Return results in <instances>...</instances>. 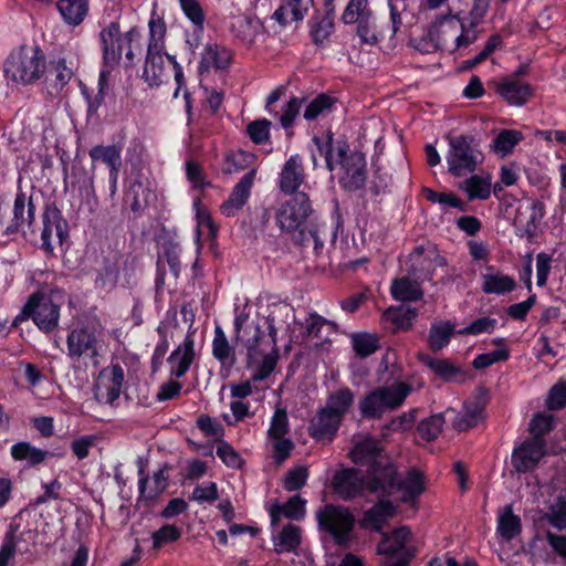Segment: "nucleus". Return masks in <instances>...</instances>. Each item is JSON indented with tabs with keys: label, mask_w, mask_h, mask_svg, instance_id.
<instances>
[{
	"label": "nucleus",
	"mask_w": 566,
	"mask_h": 566,
	"mask_svg": "<svg viewBox=\"0 0 566 566\" xmlns=\"http://www.w3.org/2000/svg\"><path fill=\"white\" fill-rule=\"evenodd\" d=\"M448 171L454 177L472 174L483 161V154L472 136L448 137Z\"/></svg>",
	"instance_id": "7"
},
{
	"label": "nucleus",
	"mask_w": 566,
	"mask_h": 566,
	"mask_svg": "<svg viewBox=\"0 0 566 566\" xmlns=\"http://www.w3.org/2000/svg\"><path fill=\"white\" fill-rule=\"evenodd\" d=\"M424 476L417 469H410L403 480H398L396 491H401L400 501L409 503L416 501L424 492Z\"/></svg>",
	"instance_id": "32"
},
{
	"label": "nucleus",
	"mask_w": 566,
	"mask_h": 566,
	"mask_svg": "<svg viewBox=\"0 0 566 566\" xmlns=\"http://www.w3.org/2000/svg\"><path fill=\"white\" fill-rule=\"evenodd\" d=\"M382 448L371 439H365L355 443L349 452L350 460L360 465H374L379 461Z\"/></svg>",
	"instance_id": "34"
},
{
	"label": "nucleus",
	"mask_w": 566,
	"mask_h": 566,
	"mask_svg": "<svg viewBox=\"0 0 566 566\" xmlns=\"http://www.w3.org/2000/svg\"><path fill=\"white\" fill-rule=\"evenodd\" d=\"M412 274H421L430 277L437 266L446 264L444 259L439 254L433 244L421 245L410 254Z\"/></svg>",
	"instance_id": "23"
},
{
	"label": "nucleus",
	"mask_w": 566,
	"mask_h": 566,
	"mask_svg": "<svg viewBox=\"0 0 566 566\" xmlns=\"http://www.w3.org/2000/svg\"><path fill=\"white\" fill-rule=\"evenodd\" d=\"M125 375L119 364H112L103 368L95 381V396L103 403H113L119 398Z\"/></svg>",
	"instance_id": "13"
},
{
	"label": "nucleus",
	"mask_w": 566,
	"mask_h": 566,
	"mask_svg": "<svg viewBox=\"0 0 566 566\" xmlns=\"http://www.w3.org/2000/svg\"><path fill=\"white\" fill-rule=\"evenodd\" d=\"M101 437L98 434H85L73 439L70 449L74 457L82 461L90 454V450L98 444Z\"/></svg>",
	"instance_id": "56"
},
{
	"label": "nucleus",
	"mask_w": 566,
	"mask_h": 566,
	"mask_svg": "<svg viewBox=\"0 0 566 566\" xmlns=\"http://www.w3.org/2000/svg\"><path fill=\"white\" fill-rule=\"evenodd\" d=\"M142 77L148 86H159L166 78L163 53H147Z\"/></svg>",
	"instance_id": "40"
},
{
	"label": "nucleus",
	"mask_w": 566,
	"mask_h": 566,
	"mask_svg": "<svg viewBox=\"0 0 566 566\" xmlns=\"http://www.w3.org/2000/svg\"><path fill=\"white\" fill-rule=\"evenodd\" d=\"M92 161H102L109 169V179L115 187L118 179V172L122 166V149L117 145H96L88 151Z\"/></svg>",
	"instance_id": "26"
},
{
	"label": "nucleus",
	"mask_w": 566,
	"mask_h": 566,
	"mask_svg": "<svg viewBox=\"0 0 566 566\" xmlns=\"http://www.w3.org/2000/svg\"><path fill=\"white\" fill-rule=\"evenodd\" d=\"M67 233L60 211L55 208L45 210L43 214L42 244L51 252L56 245H62Z\"/></svg>",
	"instance_id": "19"
},
{
	"label": "nucleus",
	"mask_w": 566,
	"mask_h": 566,
	"mask_svg": "<svg viewBox=\"0 0 566 566\" xmlns=\"http://www.w3.org/2000/svg\"><path fill=\"white\" fill-rule=\"evenodd\" d=\"M352 344L358 356L367 357L378 349L379 339L375 334L358 333L352 335Z\"/></svg>",
	"instance_id": "53"
},
{
	"label": "nucleus",
	"mask_w": 566,
	"mask_h": 566,
	"mask_svg": "<svg viewBox=\"0 0 566 566\" xmlns=\"http://www.w3.org/2000/svg\"><path fill=\"white\" fill-rule=\"evenodd\" d=\"M123 53L125 52L126 66L135 65L136 59L143 50L142 34L138 29L132 28L123 34Z\"/></svg>",
	"instance_id": "50"
},
{
	"label": "nucleus",
	"mask_w": 566,
	"mask_h": 566,
	"mask_svg": "<svg viewBox=\"0 0 566 566\" xmlns=\"http://www.w3.org/2000/svg\"><path fill=\"white\" fill-rule=\"evenodd\" d=\"M290 427H269V434L276 440L273 443V459L276 464H282L291 454L294 444L290 439L280 438L287 433Z\"/></svg>",
	"instance_id": "46"
},
{
	"label": "nucleus",
	"mask_w": 566,
	"mask_h": 566,
	"mask_svg": "<svg viewBox=\"0 0 566 566\" xmlns=\"http://www.w3.org/2000/svg\"><path fill=\"white\" fill-rule=\"evenodd\" d=\"M313 212L308 196L301 192L277 208L275 222L282 232H302Z\"/></svg>",
	"instance_id": "9"
},
{
	"label": "nucleus",
	"mask_w": 566,
	"mask_h": 566,
	"mask_svg": "<svg viewBox=\"0 0 566 566\" xmlns=\"http://www.w3.org/2000/svg\"><path fill=\"white\" fill-rule=\"evenodd\" d=\"M66 356L80 367L97 368L104 356V342L93 327H75L66 336Z\"/></svg>",
	"instance_id": "5"
},
{
	"label": "nucleus",
	"mask_w": 566,
	"mask_h": 566,
	"mask_svg": "<svg viewBox=\"0 0 566 566\" xmlns=\"http://www.w3.org/2000/svg\"><path fill=\"white\" fill-rule=\"evenodd\" d=\"M331 489L338 499L348 502L361 496L367 484L357 468H342L334 473Z\"/></svg>",
	"instance_id": "11"
},
{
	"label": "nucleus",
	"mask_w": 566,
	"mask_h": 566,
	"mask_svg": "<svg viewBox=\"0 0 566 566\" xmlns=\"http://www.w3.org/2000/svg\"><path fill=\"white\" fill-rule=\"evenodd\" d=\"M556 427H528L530 438L513 450L511 463L517 473L535 469L541 459L566 450V432Z\"/></svg>",
	"instance_id": "1"
},
{
	"label": "nucleus",
	"mask_w": 566,
	"mask_h": 566,
	"mask_svg": "<svg viewBox=\"0 0 566 566\" xmlns=\"http://www.w3.org/2000/svg\"><path fill=\"white\" fill-rule=\"evenodd\" d=\"M524 136L516 129L501 130L490 144V150L500 158L511 155L514 148L523 140Z\"/></svg>",
	"instance_id": "36"
},
{
	"label": "nucleus",
	"mask_w": 566,
	"mask_h": 566,
	"mask_svg": "<svg viewBox=\"0 0 566 566\" xmlns=\"http://www.w3.org/2000/svg\"><path fill=\"white\" fill-rule=\"evenodd\" d=\"M430 39L442 50L455 51L467 48L476 40V32L454 14L438 18L430 27Z\"/></svg>",
	"instance_id": "6"
},
{
	"label": "nucleus",
	"mask_w": 566,
	"mask_h": 566,
	"mask_svg": "<svg viewBox=\"0 0 566 566\" xmlns=\"http://www.w3.org/2000/svg\"><path fill=\"white\" fill-rule=\"evenodd\" d=\"M45 72L46 59L38 46L24 45L12 51L3 64L7 83L17 87L35 84Z\"/></svg>",
	"instance_id": "4"
},
{
	"label": "nucleus",
	"mask_w": 566,
	"mask_h": 566,
	"mask_svg": "<svg viewBox=\"0 0 566 566\" xmlns=\"http://www.w3.org/2000/svg\"><path fill=\"white\" fill-rule=\"evenodd\" d=\"M373 11L369 8L368 0H349L343 14L342 21L345 24H355L371 20Z\"/></svg>",
	"instance_id": "48"
},
{
	"label": "nucleus",
	"mask_w": 566,
	"mask_h": 566,
	"mask_svg": "<svg viewBox=\"0 0 566 566\" xmlns=\"http://www.w3.org/2000/svg\"><path fill=\"white\" fill-rule=\"evenodd\" d=\"M170 470V467L167 464L160 468L158 471H156L153 475L154 480V488L150 490H145V495H139V497H144L145 500L153 501L155 500L159 494L166 491L168 488V480L169 474L168 471Z\"/></svg>",
	"instance_id": "59"
},
{
	"label": "nucleus",
	"mask_w": 566,
	"mask_h": 566,
	"mask_svg": "<svg viewBox=\"0 0 566 566\" xmlns=\"http://www.w3.org/2000/svg\"><path fill=\"white\" fill-rule=\"evenodd\" d=\"M276 553H290L301 545V528L294 524H286L274 538Z\"/></svg>",
	"instance_id": "44"
},
{
	"label": "nucleus",
	"mask_w": 566,
	"mask_h": 566,
	"mask_svg": "<svg viewBox=\"0 0 566 566\" xmlns=\"http://www.w3.org/2000/svg\"><path fill=\"white\" fill-rule=\"evenodd\" d=\"M418 313L410 307H390L382 313V319L390 324L392 332L409 329Z\"/></svg>",
	"instance_id": "38"
},
{
	"label": "nucleus",
	"mask_w": 566,
	"mask_h": 566,
	"mask_svg": "<svg viewBox=\"0 0 566 566\" xmlns=\"http://www.w3.org/2000/svg\"><path fill=\"white\" fill-rule=\"evenodd\" d=\"M411 536V531L408 526L401 525L394 528L390 533H382L381 539L377 545V553L386 557L402 558L406 555H412V559L416 556V551L407 546V543Z\"/></svg>",
	"instance_id": "16"
},
{
	"label": "nucleus",
	"mask_w": 566,
	"mask_h": 566,
	"mask_svg": "<svg viewBox=\"0 0 566 566\" xmlns=\"http://www.w3.org/2000/svg\"><path fill=\"white\" fill-rule=\"evenodd\" d=\"M305 179L302 158L292 155L283 165L280 174L279 187L282 192L291 195L298 190Z\"/></svg>",
	"instance_id": "24"
},
{
	"label": "nucleus",
	"mask_w": 566,
	"mask_h": 566,
	"mask_svg": "<svg viewBox=\"0 0 566 566\" xmlns=\"http://www.w3.org/2000/svg\"><path fill=\"white\" fill-rule=\"evenodd\" d=\"M148 45L147 53H163L165 49V38L167 32L166 22L156 9L151 11L148 21Z\"/></svg>",
	"instance_id": "35"
},
{
	"label": "nucleus",
	"mask_w": 566,
	"mask_h": 566,
	"mask_svg": "<svg viewBox=\"0 0 566 566\" xmlns=\"http://www.w3.org/2000/svg\"><path fill=\"white\" fill-rule=\"evenodd\" d=\"M307 10V0H282L281 6L273 13V19L281 25H287L302 21Z\"/></svg>",
	"instance_id": "31"
},
{
	"label": "nucleus",
	"mask_w": 566,
	"mask_h": 566,
	"mask_svg": "<svg viewBox=\"0 0 566 566\" xmlns=\"http://www.w3.org/2000/svg\"><path fill=\"white\" fill-rule=\"evenodd\" d=\"M33 220V206L24 193H18L13 203V218L4 226L6 232H14L30 228Z\"/></svg>",
	"instance_id": "29"
},
{
	"label": "nucleus",
	"mask_w": 566,
	"mask_h": 566,
	"mask_svg": "<svg viewBox=\"0 0 566 566\" xmlns=\"http://www.w3.org/2000/svg\"><path fill=\"white\" fill-rule=\"evenodd\" d=\"M482 290L486 294H504L513 291L516 286L515 280L504 273L490 271L482 275Z\"/></svg>",
	"instance_id": "39"
},
{
	"label": "nucleus",
	"mask_w": 566,
	"mask_h": 566,
	"mask_svg": "<svg viewBox=\"0 0 566 566\" xmlns=\"http://www.w3.org/2000/svg\"><path fill=\"white\" fill-rule=\"evenodd\" d=\"M196 359L193 333L188 332L184 340L171 352L167 359L172 378L184 377Z\"/></svg>",
	"instance_id": "17"
},
{
	"label": "nucleus",
	"mask_w": 566,
	"mask_h": 566,
	"mask_svg": "<svg viewBox=\"0 0 566 566\" xmlns=\"http://www.w3.org/2000/svg\"><path fill=\"white\" fill-rule=\"evenodd\" d=\"M219 499L218 485L216 482L208 481L202 484L197 485L190 500L197 501L199 503H213Z\"/></svg>",
	"instance_id": "61"
},
{
	"label": "nucleus",
	"mask_w": 566,
	"mask_h": 566,
	"mask_svg": "<svg viewBox=\"0 0 566 566\" xmlns=\"http://www.w3.org/2000/svg\"><path fill=\"white\" fill-rule=\"evenodd\" d=\"M306 503L298 494L291 496L284 504L275 502L269 510L271 524L276 525L282 515L293 521H302L306 514Z\"/></svg>",
	"instance_id": "28"
},
{
	"label": "nucleus",
	"mask_w": 566,
	"mask_h": 566,
	"mask_svg": "<svg viewBox=\"0 0 566 566\" xmlns=\"http://www.w3.org/2000/svg\"><path fill=\"white\" fill-rule=\"evenodd\" d=\"M427 365L439 376L448 381H454L464 376L461 367L446 359H427Z\"/></svg>",
	"instance_id": "54"
},
{
	"label": "nucleus",
	"mask_w": 566,
	"mask_h": 566,
	"mask_svg": "<svg viewBox=\"0 0 566 566\" xmlns=\"http://www.w3.org/2000/svg\"><path fill=\"white\" fill-rule=\"evenodd\" d=\"M335 99L328 95L321 94L312 99L304 109V118L306 120H314L319 116H325L331 113Z\"/></svg>",
	"instance_id": "52"
},
{
	"label": "nucleus",
	"mask_w": 566,
	"mask_h": 566,
	"mask_svg": "<svg viewBox=\"0 0 566 566\" xmlns=\"http://www.w3.org/2000/svg\"><path fill=\"white\" fill-rule=\"evenodd\" d=\"M181 530L174 524H164L151 534L153 548L159 549L163 546L175 543L181 537Z\"/></svg>",
	"instance_id": "55"
},
{
	"label": "nucleus",
	"mask_w": 566,
	"mask_h": 566,
	"mask_svg": "<svg viewBox=\"0 0 566 566\" xmlns=\"http://www.w3.org/2000/svg\"><path fill=\"white\" fill-rule=\"evenodd\" d=\"M212 355L222 365H231L234 361V349L231 347L224 332L220 326H216L214 328Z\"/></svg>",
	"instance_id": "49"
},
{
	"label": "nucleus",
	"mask_w": 566,
	"mask_h": 566,
	"mask_svg": "<svg viewBox=\"0 0 566 566\" xmlns=\"http://www.w3.org/2000/svg\"><path fill=\"white\" fill-rule=\"evenodd\" d=\"M380 394L385 403H388V409L394 410L400 407L411 391V387L402 381L394 382L390 386H385L376 389Z\"/></svg>",
	"instance_id": "45"
},
{
	"label": "nucleus",
	"mask_w": 566,
	"mask_h": 566,
	"mask_svg": "<svg viewBox=\"0 0 566 566\" xmlns=\"http://www.w3.org/2000/svg\"><path fill=\"white\" fill-rule=\"evenodd\" d=\"M546 406L549 410H558L566 406V379L558 380L549 389Z\"/></svg>",
	"instance_id": "63"
},
{
	"label": "nucleus",
	"mask_w": 566,
	"mask_h": 566,
	"mask_svg": "<svg viewBox=\"0 0 566 566\" xmlns=\"http://www.w3.org/2000/svg\"><path fill=\"white\" fill-rule=\"evenodd\" d=\"M522 532V521L513 513L512 505H506L497 515L496 533L506 542L512 541Z\"/></svg>",
	"instance_id": "37"
},
{
	"label": "nucleus",
	"mask_w": 566,
	"mask_h": 566,
	"mask_svg": "<svg viewBox=\"0 0 566 566\" xmlns=\"http://www.w3.org/2000/svg\"><path fill=\"white\" fill-rule=\"evenodd\" d=\"M334 32V21L331 14H318L311 20L310 33L317 45L327 42Z\"/></svg>",
	"instance_id": "47"
},
{
	"label": "nucleus",
	"mask_w": 566,
	"mask_h": 566,
	"mask_svg": "<svg viewBox=\"0 0 566 566\" xmlns=\"http://www.w3.org/2000/svg\"><path fill=\"white\" fill-rule=\"evenodd\" d=\"M424 196L427 200L438 203L441 207H450L464 211L465 206L463 201L452 192H438L427 188L424 189Z\"/></svg>",
	"instance_id": "58"
},
{
	"label": "nucleus",
	"mask_w": 566,
	"mask_h": 566,
	"mask_svg": "<svg viewBox=\"0 0 566 566\" xmlns=\"http://www.w3.org/2000/svg\"><path fill=\"white\" fill-rule=\"evenodd\" d=\"M548 523L558 531L566 530V500H560L551 512L546 514Z\"/></svg>",
	"instance_id": "64"
},
{
	"label": "nucleus",
	"mask_w": 566,
	"mask_h": 566,
	"mask_svg": "<svg viewBox=\"0 0 566 566\" xmlns=\"http://www.w3.org/2000/svg\"><path fill=\"white\" fill-rule=\"evenodd\" d=\"M359 410L363 418L375 420L382 413L389 411L388 403H385L380 394L375 390L370 391L359 400Z\"/></svg>",
	"instance_id": "43"
},
{
	"label": "nucleus",
	"mask_w": 566,
	"mask_h": 566,
	"mask_svg": "<svg viewBox=\"0 0 566 566\" xmlns=\"http://www.w3.org/2000/svg\"><path fill=\"white\" fill-rule=\"evenodd\" d=\"M354 392L349 388H339L331 392L326 403L319 409L317 416L324 424H337L353 407Z\"/></svg>",
	"instance_id": "14"
},
{
	"label": "nucleus",
	"mask_w": 566,
	"mask_h": 566,
	"mask_svg": "<svg viewBox=\"0 0 566 566\" xmlns=\"http://www.w3.org/2000/svg\"><path fill=\"white\" fill-rule=\"evenodd\" d=\"M99 42L103 53V67L99 73V85H107L112 71L117 66L123 56V34L117 21H113L99 32Z\"/></svg>",
	"instance_id": "10"
},
{
	"label": "nucleus",
	"mask_w": 566,
	"mask_h": 566,
	"mask_svg": "<svg viewBox=\"0 0 566 566\" xmlns=\"http://www.w3.org/2000/svg\"><path fill=\"white\" fill-rule=\"evenodd\" d=\"M56 7L64 22L73 27L83 22L88 10L85 0H59Z\"/></svg>",
	"instance_id": "41"
},
{
	"label": "nucleus",
	"mask_w": 566,
	"mask_h": 566,
	"mask_svg": "<svg viewBox=\"0 0 566 566\" xmlns=\"http://www.w3.org/2000/svg\"><path fill=\"white\" fill-rule=\"evenodd\" d=\"M390 293L395 300L400 302L418 301L423 295L419 282L408 277L395 280L391 283Z\"/></svg>",
	"instance_id": "42"
},
{
	"label": "nucleus",
	"mask_w": 566,
	"mask_h": 566,
	"mask_svg": "<svg viewBox=\"0 0 566 566\" xmlns=\"http://www.w3.org/2000/svg\"><path fill=\"white\" fill-rule=\"evenodd\" d=\"M369 481L367 490L371 493H380L382 496H390L396 491L399 474L397 467L389 461L379 460L369 468Z\"/></svg>",
	"instance_id": "15"
},
{
	"label": "nucleus",
	"mask_w": 566,
	"mask_h": 566,
	"mask_svg": "<svg viewBox=\"0 0 566 566\" xmlns=\"http://www.w3.org/2000/svg\"><path fill=\"white\" fill-rule=\"evenodd\" d=\"M459 189L467 193L469 200H486L492 192L490 175H473L459 184Z\"/></svg>",
	"instance_id": "33"
},
{
	"label": "nucleus",
	"mask_w": 566,
	"mask_h": 566,
	"mask_svg": "<svg viewBox=\"0 0 566 566\" xmlns=\"http://www.w3.org/2000/svg\"><path fill=\"white\" fill-rule=\"evenodd\" d=\"M454 333V326L450 322H436L429 333V346L432 350H440L448 345Z\"/></svg>",
	"instance_id": "51"
},
{
	"label": "nucleus",
	"mask_w": 566,
	"mask_h": 566,
	"mask_svg": "<svg viewBox=\"0 0 566 566\" xmlns=\"http://www.w3.org/2000/svg\"><path fill=\"white\" fill-rule=\"evenodd\" d=\"M308 475V470L305 467L300 465L290 469L283 478V489L287 492L301 490L306 484Z\"/></svg>",
	"instance_id": "57"
},
{
	"label": "nucleus",
	"mask_w": 566,
	"mask_h": 566,
	"mask_svg": "<svg viewBox=\"0 0 566 566\" xmlns=\"http://www.w3.org/2000/svg\"><path fill=\"white\" fill-rule=\"evenodd\" d=\"M231 32L244 45L252 46L263 35L264 27L256 18L241 15L234 18Z\"/></svg>",
	"instance_id": "27"
},
{
	"label": "nucleus",
	"mask_w": 566,
	"mask_h": 566,
	"mask_svg": "<svg viewBox=\"0 0 566 566\" xmlns=\"http://www.w3.org/2000/svg\"><path fill=\"white\" fill-rule=\"evenodd\" d=\"M543 218V211L534 202H523L516 208L514 217V227L520 237L533 238L537 231Z\"/></svg>",
	"instance_id": "22"
},
{
	"label": "nucleus",
	"mask_w": 566,
	"mask_h": 566,
	"mask_svg": "<svg viewBox=\"0 0 566 566\" xmlns=\"http://www.w3.org/2000/svg\"><path fill=\"white\" fill-rule=\"evenodd\" d=\"M292 310L287 305L275 306L268 315L269 333L272 337V344L261 342L262 332L260 326H252L254 340L245 344L248 349V368L252 371L251 380L260 381L268 378L274 370L279 353L275 348V337L277 333L276 316L289 317Z\"/></svg>",
	"instance_id": "2"
},
{
	"label": "nucleus",
	"mask_w": 566,
	"mask_h": 566,
	"mask_svg": "<svg viewBox=\"0 0 566 566\" xmlns=\"http://www.w3.org/2000/svg\"><path fill=\"white\" fill-rule=\"evenodd\" d=\"M254 169L245 174L233 187L229 198L220 206L223 216L234 217L248 202L255 179Z\"/></svg>",
	"instance_id": "20"
},
{
	"label": "nucleus",
	"mask_w": 566,
	"mask_h": 566,
	"mask_svg": "<svg viewBox=\"0 0 566 566\" xmlns=\"http://www.w3.org/2000/svg\"><path fill=\"white\" fill-rule=\"evenodd\" d=\"M313 143L316 145L318 151L325 155L328 169H339V182L345 189L354 191L365 185L366 158L361 153L348 151L345 144L334 146L332 138L328 139L326 149L318 137H314Z\"/></svg>",
	"instance_id": "3"
},
{
	"label": "nucleus",
	"mask_w": 566,
	"mask_h": 566,
	"mask_svg": "<svg viewBox=\"0 0 566 566\" xmlns=\"http://www.w3.org/2000/svg\"><path fill=\"white\" fill-rule=\"evenodd\" d=\"M23 312L31 316L35 325L44 332H50L57 326L60 317L59 305L54 304L50 297L43 294L31 296Z\"/></svg>",
	"instance_id": "12"
},
{
	"label": "nucleus",
	"mask_w": 566,
	"mask_h": 566,
	"mask_svg": "<svg viewBox=\"0 0 566 566\" xmlns=\"http://www.w3.org/2000/svg\"><path fill=\"white\" fill-rule=\"evenodd\" d=\"M202 432L203 436L218 440L219 444L217 446V455L220 458V460L231 469H241L244 461L240 457V454L233 449V447L221 440V438L224 434V427H198Z\"/></svg>",
	"instance_id": "25"
},
{
	"label": "nucleus",
	"mask_w": 566,
	"mask_h": 566,
	"mask_svg": "<svg viewBox=\"0 0 566 566\" xmlns=\"http://www.w3.org/2000/svg\"><path fill=\"white\" fill-rule=\"evenodd\" d=\"M232 62V52L227 46L209 43L205 46L200 69L209 71L211 69L222 70L227 69Z\"/></svg>",
	"instance_id": "30"
},
{
	"label": "nucleus",
	"mask_w": 566,
	"mask_h": 566,
	"mask_svg": "<svg viewBox=\"0 0 566 566\" xmlns=\"http://www.w3.org/2000/svg\"><path fill=\"white\" fill-rule=\"evenodd\" d=\"M520 169L515 163H509L500 168L499 181L494 185V192L502 191L504 187L515 185L520 177Z\"/></svg>",
	"instance_id": "62"
},
{
	"label": "nucleus",
	"mask_w": 566,
	"mask_h": 566,
	"mask_svg": "<svg viewBox=\"0 0 566 566\" xmlns=\"http://www.w3.org/2000/svg\"><path fill=\"white\" fill-rule=\"evenodd\" d=\"M318 528L329 534L338 546H347L356 518L348 507L326 504L316 512Z\"/></svg>",
	"instance_id": "8"
},
{
	"label": "nucleus",
	"mask_w": 566,
	"mask_h": 566,
	"mask_svg": "<svg viewBox=\"0 0 566 566\" xmlns=\"http://www.w3.org/2000/svg\"><path fill=\"white\" fill-rule=\"evenodd\" d=\"M496 93L510 105L522 106L532 96L531 85L516 76H506L495 84Z\"/></svg>",
	"instance_id": "21"
},
{
	"label": "nucleus",
	"mask_w": 566,
	"mask_h": 566,
	"mask_svg": "<svg viewBox=\"0 0 566 566\" xmlns=\"http://www.w3.org/2000/svg\"><path fill=\"white\" fill-rule=\"evenodd\" d=\"M509 356H510V352H509L507 347L501 343V347L497 348L496 350L478 355L474 358L472 366L475 369H483V368H486L495 363L506 360L509 358Z\"/></svg>",
	"instance_id": "60"
},
{
	"label": "nucleus",
	"mask_w": 566,
	"mask_h": 566,
	"mask_svg": "<svg viewBox=\"0 0 566 566\" xmlns=\"http://www.w3.org/2000/svg\"><path fill=\"white\" fill-rule=\"evenodd\" d=\"M397 512V506L391 501L381 499L364 512L358 522L359 527L382 535L385 524L389 518L395 517Z\"/></svg>",
	"instance_id": "18"
}]
</instances>
